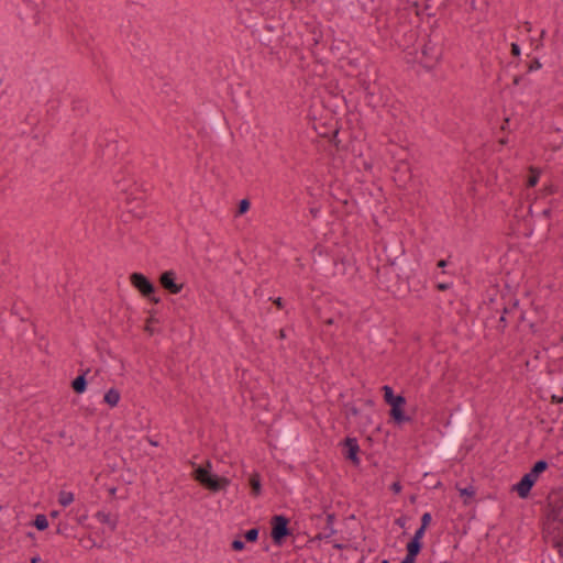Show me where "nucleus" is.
Here are the masks:
<instances>
[{"instance_id": "nucleus-1", "label": "nucleus", "mask_w": 563, "mask_h": 563, "mask_svg": "<svg viewBox=\"0 0 563 563\" xmlns=\"http://www.w3.org/2000/svg\"><path fill=\"white\" fill-rule=\"evenodd\" d=\"M455 411L457 415L454 419V428L437 450V454L441 457L449 459L455 453L457 444L466 431L468 406L457 405Z\"/></svg>"}, {"instance_id": "nucleus-2", "label": "nucleus", "mask_w": 563, "mask_h": 563, "mask_svg": "<svg viewBox=\"0 0 563 563\" xmlns=\"http://www.w3.org/2000/svg\"><path fill=\"white\" fill-rule=\"evenodd\" d=\"M194 479L198 482L203 488L218 493L225 489L231 481L224 476H219L211 472V463L207 461L205 465H199L194 470Z\"/></svg>"}, {"instance_id": "nucleus-3", "label": "nucleus", "mask_w": 563, "mask_h": 563, "mask_svg": "<svg viewBox=\"0 0 563 563\" xmlns=\"http://www.w3.org/2000/svg\"><path fill=\"white\" fill-rule=\"evenodd\" d=\"M549 468V463L545 460H538L532 464L529 472L523 474L518 483H516L511 490L516 492L521 499L530 496L531 489L537 483L540 475Z\"/></svg>"}, {"instance_id": "nucleus-4", "label": "nucleus", "mask_w": 563, "mask_h": 563, "mask_svg": "<svg viewBox=\"0 0 563 563\" xmlns=\"http://www.w3.org/2000/svg\"><path fill=\"white\" fill-rule=\"evenodd\" d=\"M543 538L547 543L558 549L563 558V517H547L543 521Z\"/></svg>"}, {"instance_id": "nucleus-5", "label": "nucleus", "mask_w": 563, "mask_h": 563, "mask_svg": "<svg viewBox=\"0 0 563 563\" xmlns=\"http://www.w3.org/2000/svg\"><path fill=\"white\" fill-rule=\"evenodd\" d=\"M383 254L386 264L376 269V275L378 278L382 274H387L388 268L394 267L397 262L401 261V257L405 255L402 241L397 238L385 241L383 244Z\"/></svg>"}, {"instance_id": "nucleus-6", "label": "nucleus", "mask_w": 563, "mask_h": 563, "mask_svg": "<svg viewBox=\"0 0 563 563\" xmlns=\"http://www.w3.org/2000/svg\"><path fill=\"white\" fill-rule=\"evenodd\" d=\"M518 307L519 300L516 299L510 306L504 305L501 310L496 309L495 313H492L486 318L485 327L494 328L498 333H504Z\"/></svg>"}, {"instance_id": "nucleus-7", "label": "nucleus", "mask_w": 563, "mask_h": 563, "mask_svg": "<svg viewBox=\"0 0 563 563\" xmlns=\"http://www.w3.org/2000/svg\"><path fill=\"white\" fill-rule=\"evenodd\" d=\"M282 25L277 24H265L261 29L256 30L258 41L262 45L268 48L271 54H274L282 45Z\"/></svg>"}, {"instance_id": "nucleus-8", "label": "nucleus", "mask_w": 563, "mask_h": 563, "mask_svg": "<svg viewBox=\"0 0 563 563\" xmlns=\"http://www.w3.org/2000/svg\"><path fill=\"white\" fill-rule=\"evenodd\" d=\"M290 519L285 515H274L271 520V538L275 545L283 547L288 537L292 536Z\"/></svg>"}, {"instance_id": "nucleus-9", "label": "nucleus", "mask_w": 563, "mask_h": 563, "mask_svg": "<svg viewBox=\"0 0 563 563\" xmlns=\"http://www.w3.org/2000/svg\"><path fill=\"white\" fill-rule=\"evenodd\" d=\"M547 517H563V487L552 489L547 497Z\"/></svg>"}, {"instance_id": "nucleus-10", "label": "nucleus", "mask_w": 563, "mask_h": 563, "mask_svg": "<svg viewBox=\"0 0 563 563\" xmlns=\"http://www.w3.org/2000/svg\"><path fill=\"white\" fill-rule=\"evenodd\" d=\"M129 279L143 298L156 294L157 288L155 284L143 273L134 272L130 275Z\"/></svg>"}, {"instance_id": "nucleus-11", "label": "nucleus", "mask_w": 563, "mask_h": 563, "mask_svg": "<svg viewBox=\"0 0 563 563\" xmlns=\"http://www.w3.org/2000/svg\"><path fill=\"white\" fill-rule=\"evenodd\" d=\"M422 60L421 63L426 68H432L441 59L442 48L438 43L433 42L430 37L423 44L421 49Z\"/></svg>"}, {"instance_id": "nucleus-12", "label": "nucleus", "mask_w": 563, "mask_h": 563, "mask_svg": "<svg viewBox=\"0 0 563 563\" xmlns=\"http://www.w3.org/2000/svg\"><path fill=\"white\" fill-rule=\"evenodd\" d=\"M158 283L163 289L172 295L179 294L185 286L184 283L177 282V274L173 269L163 272L158 277Z\"/></svg>"}, {"instance_id": "nucleus-13", "label": "nucleus", "mask_w": 563, "mask_h": 563, "mask_svg": "<svg viewBox=\"0 0 563 563\" xmlns=\"http://www.w3.org/2000/svg\"><path fill=\"white\" fill-rule=\"evenodd\" d=\"M343 454L345 460L350 461L354 466H358L361 461L358 457L360 445L355 438H345L342 442Z\"/></svg>"}, {"instance_id": "nucleus-14", "label": "nucleus", "mask_w": 563, "mask_h": 563, "mask_svg": "<svg viewBox=\"0 0 563 563\" xmlns=\"http://www.w3.org/2000/svg\"><path fill=\"white\" fill-rule=\"evenodd\" d=\"M383 391V398L384 401L390 407L394 408V406H406L407 400L406 397L401 394L395 395L393 387L388 385H384L382 387Z\"/></svg>"}, {"instance_id": "nucleus-15", "label": "nucleus", "mask_w": 563, "mask_h": 563, "mask_svg": "<svg viewBox=\"0 0 563 563\" xmlns=\"http://www.w3.org/2000/svg\"><path fill=\"white\" fill-rule=\"evenodd\" d=\"M89 373L90 368H86L70 382V387L75 394L81 395L86 391L88 386L87 375Z\"/></svg>"}, {"instance_id": "nucleus-16", "label": "nucleus", "mask_w": 563, "mask_h": 563, "mask_svg": "<svg viewBox=\"0 0 563 563\" xmlns=\"http://www.w3.org/2000/svg\"><path fill=\"white\" fill-rule=\"evenodd\" d=\"M389 417H390V420L397 426H401L406 422L411 421V417H409L405 412V406H394V408H390Z\"/></svg>"}, {"instance_id": "nucleus-17", "label": "nucleus", "mask_w": 563, "mask_h": 563, "mask_svg": "<svg viewBox=\"0 0 563 563\" xmlns=\"http://www.w3.org/2000/svg\"><path fill=\"white\" fill-rule=\"evenodd\" d=\"M316 527L320 529V531L316 534L313 540H323L332 537L336 533V530L334 527H330L327 525V522L323 521H316Z\"/></svg>"}, {"instance_id": "nucleus-18", "label": "nucleus", "mask_w": 563, "mask_h": 563, "mask_svg": "<svg viewBox=\"0 0 563 563\" xmlns=\"http://www.w3.org/2000/svg\"><path fill=\"white\" fill-rule=\"evenodd\" d=\"M249 486L251 488L252 496L258 497L262 494V478L260 473L254 472L251 474L249 478Z\"/></svg>"}, {"instance_id": "nucleus-19", "label": "nucleus", "mask_w": 563, "mask_h": 563, "mask_svg": "<svg viewBox=\"0 0 563 563\" xmlns=\"http://www.w3.org/2000/svg\"><path fill=\"white\" fill-rule=\"evenodd\" d=\"M427 529H423L422 527H419L415 534L411 537V539L407 542L406 545L409 548H413L416 550L421 551L423 549V542L422 539L424 537Z\"/></svg>"}, {"instance_id": "nucleus-20", "label": "nucleus", "mask_w": 563, "mask_h": 563, "mask_svg": "<svg viewBox=\"0 0 563 563\" xmlns=\"http://www.w3.org/2000/svg\"><path fill=\"white\" fill-rule=\"evenodd\" d=\"M456 489L459 490L460 496L464 498L463 504L465 506L471 505L476 495L475 487L473 485H468L466 487L461 488L459 484H456Z\"/></svg>"}, {"instance_id": "nucleus-21", "label": "nucleus", "mask_w": 563, "mask_h": 563, "mask_svg": "<svg viewBox=\"0 0 563 563\" xmlns=\"http://www.w3.org/2000/svg\"><path fill=\"white\" fill-rule=\"evenodd\" d=\"M121 395L120 391L112 387L103 396V401L111 408L118 406Z\"/></svg>"}, {"instance_id": "nucleus-22", "label": "nucleus", "mask_w": 563, "mask_h": 563, "mask_svg": "<svg viewBox=\"0 0 563 563\" xmlns=\"http://www.w3.org/2000/svg\"><path fill=\"white\" fill-rule=\"evenodd\" d=\"M357 84L360 88L365 92L366 97L368 98V102H372L375 96V92L372 90V82L367 80L366 78L358 77Z\"/></svg>"}, {"instance_id": "nucleus-23", "label": "nucleus", "mask_w": 563, "mask_h": 563, "mask_svg": "<svg viewBox=\"0 0 563 563\" xmlns=\"http://www.w3.org/2000/svg\"><path fill=\"white\" fill-rule=\"evenodd\" d=\"M38 531H44L48 528V520L44 514H37L31 522Z\"/></svg>"}, {"instance_id": "nucleus-24", "label": "nucleus", "mask_w": 563, "mask_h": 563, "mask_svg": "<svg viewBox=\"0 0 563 563\" xmlns=\"http://www.w3.org/2000/svg\"><path fill=\"white\" fill-rule=\"evenodd\" d=\"M96 518L101 522L108 525L112 531L117 529V520H112L110 514L98 511Z\"/></svg>"}, {"instance_id": "nucleus-25", "label": "nucleus", "mask_w": 563, "mask_h": 563, "mask_svg": "<svg viewBox=\"0 0 563 563\" xmlns=\"http://www.w3.org/2000/svg\"><path fill=\"white\" fill-rule=\"evenodd\" d=\"M539 178H540V172L537 168L531 166L529 168V175H528V178H527L526 186L528 188L536 187L538 181H539Z\"/></svg>"}, {"instance_id": "nucleus-26", "label": "nucleus", "mask_w": 563, "mask_h": 563, "mask_svg": "<svg viewBox=\"0 0 563 563\" xmlns=\"http://www.w3.org/2000/svg\"><path fill=\"white\" fill-rule=\"evenodd\" d=\"M324 514H325V517H323V514L313 515L311 517V520L312 521H323V522H327L328 526L334 527L335 514H333V512H324Z\"/></svg>"}, {"instance_id": "nucleus-27", "label": "nucleus", "mask_w": 563, "mask_h": 563, "mask_svg": "<svg viewBox=\"0 0 563 563\" xmlns=\"http://www.w3.org/2000/svg\"><path fill=\"white\" fill-rule=\"evenodd\" d=\"M420 552L421 551L406 545V556L401 560L400 563H416L417 556L420 554Z\"/></svg>"}, {"instance_id": "nucleus-28", "label": "nucleus", "mask_w": 563, "mask_h": 563, "mask_svg": "<svg viewBox=\"0 0 563 563\" xmlns=\"http://www.w3.org/2000/svg\"><path fill=\"white\" fill-rule=\"evenodd\" d=\"M74 501V494L71 492L62 490L58 494V503L66 507Z\"/></svg>"}, {"instance_id": "nucleus-29", "label": "nucleus", "mask_w": 563, "mask_h": 563, "mask_svg": "<svg viewBox=\"0 0 563 563\" xmlns=\"http://www.w3.org/2000/svg\"><path fill=\"white\" fill-rule=\"evenodd\" d=\"M260 528H252L244 532L243 537L246 542L254 543L258 540Z\"/></svg>"}, {"instance_id": "nucleus-30", "label": "nucleus", "mask_w": 563, "mask_h": 563, "mask_svg": "<svg viewBox=\"0 0 563 563\" xmlns=\"http://www.w3.org/2000/svg\"><path fill=\"white\" fill-rule=\"evenodd\" d=\"M251 208V202L247 198L241 199L238 203L235 216H242L246 213Z\"/></svg>"}, {"instance_id": "nucleus-31", "label": "nucleus", "mask_w": 563, "mask_h": 563, "mask_svg": "<svg viewBox=\"0 0 563 563\" xmlns=\"http://www.w3.org/2000/svg\"><path fill=\"white\" fill-rule=\"evenodd\" d=\"M542 68V64L538 57L532 58L526 63V74L539 70Z\"/></svg>"}, {"instance_id": "nucleus-32", "label": "nucleus", "mask_w": 563, "mask_h": 563, "mask_svg": "<svg viewBox=\"0 0 563 563\" xmlns=\"http://www.w3.org/2000/svg\"><path fill=\"white\" fill-rule=\"evenodd\" d=\"M344 412L346 418L361 416L360 409L352 402L344 404Z\"/></svg>"}, {"instance_id": "nucleus-33", "label": "nucleus", "mask_w": 563, "mask_h": 563, "mask_svg": "<svg viewBox=\"0 0 563 563\" xmlns=\"http://www.w3.org/2000/svg\"><path fill=\"white\" fill-rule=\"evenodd\" d=\"M73 527L68 523L59 522L56 528V533L65 537H71Z\"/></svg>"}, {"instance_id": "nucleus-34", "label": "nucleus", "mask_w": 563, "mask_h": 563, "mask_svg": "<svg viewBox=\"0 0 563 563\" xmlns=\"http://www.w3.org/2000/svg\"><path fill=\"white\" fill-rule=\"evenodd\" d=\"M158 322V320L155 318V310L150 311V317L146 319L145 328L144 330L151 334L154 333V329L151 327V324Z\"/></svg>"}, {"instance_id": "nucleus-35", "label": "nucleus", "mask_w": 563, "mask_h": 563, "mask_svg": "<svg viewBox=\"0 0 563 563\" xmlns=\"http://www.w3.org/2000/svg\"><path fill=\"white\" fill-rule=\"evenodd\" d=\"M231 549L236 552L243 551L245 549V542L241 540V537L235 538L231 543Z\"/></svg>"}, {"instance_id": "nucleus-36", "label": "nucleus", "mask_w": 563, "mask_h": 563, "mask_svg": "<svg viewBox=\"0 0 563 563\" xmlns=\"http://www.w3.org/2000/svg\"><path fill=\"white\" fill-rule=\"evenodd\" d=\"M212 122L216 126V129L218 130L219 134L221 136H224L225 132H224V129L222 126V123H221V117L220 115H212Z\"/></svg>"}, {"instance_id": "nucleus-37", "label": "nucleus", "mask_w": 563, "mask_h": 563, "mask_svg": "<svg viewBox=\"0 0 563 563\" xmlns=\"http://www.w3.org/2000/svg\"><path fill=\"white\" fill-rule=\"evenodd\" d=\"M432 521V516L430 512H424L422 516H421V519H420V527H422L423 529H428L430 523Z\"/></svg>"}, {"instance_id": "nucleus-38", "label": "nucleus", "mask_w": 563, "mask_h": 563, "mask_svg": "<svg viewBox=\"0 0 563 563\" xmlns=\"http://www.w3.org/2000/svg\"><path fill=\"white\" fill-rule=\"evenodd\" d=\"M556 190H558V187H556V186H554V185H552V184H551V185H545V186H543V188L541 189V195H542L543 197H547V196H549V195L554 194Z\"/></svg>"}, {"instance_id": "nucleus-39", "label": "nucleus", "mask_w": 563, "mask_h": 563, "mask_svg": "<svg viewBox=\"0 0 563 563\" xmlns=\"http://www.w3.org/2000/svg\"><path fill=\"white\" fill-rule=\"evenodd\" d=\"M510 54L512 57L519 58L521 55V48L518 43H511L510 45Z\"/></svg>"}, {"instance_id": "nucleus-40", "label": "nucleus", "mask_w": 563, "mask_h": 563, "mask_svg": "<svg viewBox=\"0 0 563 563\" xmlns=\"http://www.w3.org/2000/svg\"><path fill=\"white\" fill-rule=\"evenodd\" d=\"M319 318L324 325H332L335 323L334 317H324L323 314L320 313Z\"/></svg>"}, {"instance_id": "nucleus-41", "label": "nucleus", "mask_w": 563, "mask_h": 563, "mask_svg": "<svg viewBox=\"0 0 563 563\" xmlns=\"http://www.w3.org/2000/svg\"><path fill=\"white\" fill-rule=\"evenodd\" d=\"M389 489L395 494V495H398L400 494L401 489H402V486L400 484V482H394Z\"/></svg>"}, {"instance_id": "nucleus-42", "label": "nucleus", "mask_w": 563, "mask_h": 563, "mask_svg": "<svg viewBox=\"0 0 563 563\" xmlns=\"http://www.w3.org/2000/svg\"><path fill=\"white\" fill-rule=\"evenodd\" d=\"M451 286H452V284H450V283H438L435 285V288L439 291H445V290L450 289Z\"/></svg>"}, {"instance_id": "nucleus-43", "label": "nucleus", "mask_w": 563, "mask_h": 563, "mask_svg": "<svg viewBox=\"0 0 563 563\" xmlns=\"http://www.w3.org/2000/svg\"><path fill=\"white\" fill-rule=\"evenodd\" d=\"M273 303L277 307V309H284L285 307V301L282 297H277L273 300Z\"/></svg>"}, {"instance_id": "nucleus-44", "label": "nucleus", "mask_w": 563, "mask_h": 563, "mask_svg": "<svg viewBox=\"0 0 563 563\" xmlns=\"http://www.w3.org/2000/svg\"><path fill=\"white\" fill-rule=\"evenodd\" d=\"M395 523L400 527V528H405L406 523H407V517L406 516H400L399 518H397L395 520Z\"/></svg>"}, {"instance_id": "nucleus-45", "label": "nucleus", "mask_w": 563, "mask_h": 563, "mask_svg": "<svg viewBox=\"0 0 563 563\" xmlns=\"http://www.w3.org/2000/svg\"><path fill=\"white\" fill-rule=\"evenodd\" d=\"M145 299H147L150 302L154 303V305H157L161 302V298L155 296V294L153 295H150V297H144Z\"/></svg>"}, {"instance_id": "nucleus-46", "label": "nucleus", "mask_w": 563, "mask_h": 563, "mask_svg": "<svg viewBox=\"0 0 563 563\" xmlns=\"http://www.w3.org/2000/svg\"><path fill=\"white\" fill-rule=\"evenodd\" d=\"M544 35H545V31L542 30L540 38L536 42V47H534L536 49H539L540 47L543 46V41L542 40H543Z\"/></svg>"}, {"instance_id": "nucleus-47", "label": "nucleus", "mask_w": 563, "mask_h": 563, "mask_svg": "<svg viewBox=\"0 0 563 563\" xmlns=\"http://www.w3.org/2000/svg\"><path fill=\"white\" fill-rule=\"evenodd\" d=\"M551 402L552 404H563V396L552 395Z\"/></svg>"}, {"instance_id": "nucleus-48", "label": "nucleus", "mask_w": 563, "mask_h": 563, "mask_svg": "<svg viewBox=\"0 0 563 563\" xmlns=\"http://www.w3.org/2000/svg\"><path fill=\"white\" fill-rule=\"evenodd\" d=\"M523 79V75H516L512 79V85L514 86H518L520 85V82L522 81Z\"/></svg>"}, {"instance_id": "nucleus-49", "label": "nucleus", "mask_w": 563, "mask_h": 563, "mask_svg": "<svg viewBox=\"0 0 563 563\" xmlns=\"http://www.w3.org/2000/svg\"><path fill=\"white\" fill-rule=\"evenodd\" d=\"M334 275H344L346 274V267H334Z\"/></svg>"}, {"instance_id": "nucleus-50", "label": "nucleus", "mask_w": 563, "mask_h": 563, "mask_svg": "<svg viewBox=\"0 0 563 563\" xmlns=\"http://www.w3.org/2000/svg\"><path fill=\"white\" fill-rule=\"evenodd\" d=\"M290 441V433L288 431L284 434V440L282 441V444H288Z\"/></svg>"}, {"instance_id": "nucleus-51", "label": "nucleus", "mask_w": 563, "mask_h": 563, "mask_svg": "<svg viewBox=\"0 0 563 563\" xmlns=\"http://www.w3.org/2000/svg\"><path fill=\"white\" fill-rule=\"evenodd\" d=\"M551 208H545L543 211H542V216L545 217V218H550L551 217Z\"/></svg>"}, {"instance_id": "nucleus-52", "label": "nucleus", "mask_w": 563, "mask_h": 563, "mask_svg": "<svg viewBox=\"0 0 563 563\" xmlns=\"http://www.w3.org/2000/svg\"><path fill=\"white\" fill-rule=\"evenodd\" d=\"M446 264H448L446 260H440V261H438L437 266L440 267V268H443V267L446 266Z\"/></svg>"}, {"instance_id": "nucleus-53", "label": "nucleus", "mask_w": 563, "mask_h": 563, "mask_svg": "<svg viewBox=\"0 0 563 563\" xmlns=\"http://www.w3.org/2000/svg\"><path fill=\"white\" fill-rule=\"evenodd\" d=\"M278 339H280V340L286 339V331H285V329H280L278 331Z\"/></svg>"}, {"instance_id": "nucleus-54", "label": "nucleus", "mask_w": 563, "mask_h": 563, "mask_svg": "<svg viewBox=\"0 0 563 563\" xmlns=\"http://www.w3.org/2000/svg\"><path fill=\"white\" fill-rule=\"evenodd\" d=\"M517 321L518 322H525L526 321V313L525 312H520L518 318H517Z\"/></svg>"}, {"instance_id": "nucleus-55", "label": "nucleus", "mask_w": 563, "mask_h": 563, "mask_svg": "<svg viewBox=\"0 0 563 563\" xmlns=\"http://www.w3.org/2000/svg\"><path fill=\"white\" fill-rule=\"evenodd\" d=\"M95 545H96L95 540H92L90 538L88 539L87 543L85 544L86 548H92Z\"/></svg>"}, {"instance_id": "nucleus-56", "label": "nucleus", "mask_w": 563, "mask_h": 563, "mask_svg": "<svg viewBox=\"0 0 563 563\" xmlns=\"http://www.w3.org/2000/svg\"><path fill=\"white\" fill-rule=\"evenodd\" d=\"M529 328L531 329V331H532L533 333H536V332L539 330V329H538V327H537V324H536L534 322H530V323H529Z\"/></svg>"}, {"instance_id": "nucleus-57", "label": "nucleus", "mask_w": 563, "mask_h": 563, "mask_svg": "<svg viewBox=\"0 0 563 563\" xmlns=\"http://www.w3.org/2000/svg\"><path fill=\"white\" fill-rule=\"evenodd\" d=\"M509 121H510V119H509V118H506V119L504 120V123H503V125H501V130H503V131H506V130H507V125H508Z\"/></svg>"}, {"instance_id": "nucleus-58", "label": "nucleus", "mask_w": 563, "mask_h": 563, "mask_svg": "<svg viewBox=\"0 0 563 563\" xmlns=\"http://www.w3.org/2000/svg\"><path fill=\"white\" fill-rule=\"evenodd\" d=\"M442 486H443V484H442V482H440V481H438V482L435 483V485H430V487H431V488H433V489L442 488Z\"/></svg>"}, {"instance_id": "nucleus-59", "label": "nucleus", "mask_w": 563, "mask_h": 563, "mask_svg": "<svg viewBox=\"0 0 563 563\" xmlns=\"http://www.w3.org/2000/svg\"><path fill=\"white\" fill-rule=\"evenodd\" d=\"M333 547H334V549L342 550V549L346 548L347 545L342 544V543H335Z\"/></svg>"}, {"instance_id": "nucleus-60", "label": "nucleus", "mask_w": 563, "mask_h": 563, "mask_svg": "<svg viewBox=\"0 0 563 563\" xmlns=\"http://www.w3.org/2000/svg\"><path fill=\"white\" fill-rule=\"evenodd\" d=\"M310 213L312 214V217H314V218H316V217L318 216V213H319V209H317V208H311V209H310Z\"/></svg>"}, {"instance_id": "nucleus-61", "label": "nucleus", "mask_w": 563, "mask_h": 563, "mask_svg": "<svg viewBox=\"0 0 563 563\" xmlns=\"http://www.w3.org/2000/svg\"><path fill=\"white\" fill-rule=\"evenodd\" d=\"M40 561H41L40 556H33V558H31L30 563H38Z\"/></svg>"}, {"instance_id": "nucleus-62", "label": "nucleus", "mask_w": 563, "mask_h": 563, "mask_svg": "<svg viewBox=\"0 0 563 563\" xmlns=\"http://www.w3.org/2000/svg\"><path fill=\"white\" fill-rule=\"evenodd\" d=\"M498 143H499L500 145H506V144L508 143V139H507V137H503V139H500V140L498 141Z\"/></svg>"}, {"instance_id": "nucleus-63", "label": "nucleus", "mask_w": 563, "mask_h": 563, "mask_svg": "<svg viewBox=\"0 0 563 563\" xmlns=\"http://www.w3.org/2000/svg\"><path fill=\"white\" fill-rule=\"evenodd\" d=\"M115 493H117V487H111V488H109V494H110L111 496H115Z\"/></svg>"}, {"instance_id": "nucleus-64", "label": "nucleus", "mask_w": 563, "mask_h": 563, "mask_svg": "<svg viewBox=\"0 0 563 563\" xmlns=\"http://www.w3.org/2000/svg\"><path fill=\"white\" fill-rule=\"evenodd\" d=\"M49 516H51L52 518H57V516H58V511H57V510H53V511H51V512H49Z\"/></svg>"}]
</instances>
